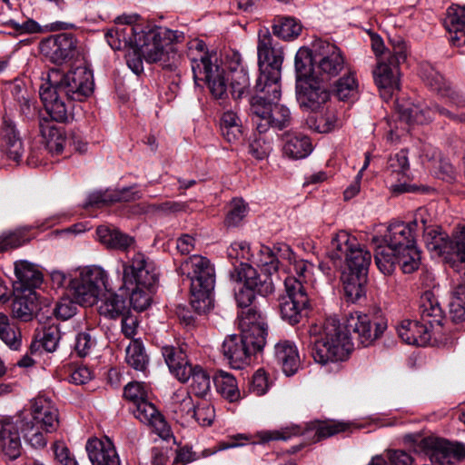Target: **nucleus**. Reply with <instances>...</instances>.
I'll use <instances>...</instances> for the list:
<instances>
[{
    "mask_svg": "<svg viewBox=\"0 0 465 465\" xmlns=\"http://www.w3.org/2000/svg\"><path fill=\"white\" fill-rule=\"evenodd\" d=\"M420 77L428 87L440 96H442L450 86V84L440 74V73L430 64L421 66Z\"/></svg>",
    "mask_w": 465,
    "mask_h": 465,
    "instance_id": "obj_50",
    "label": "nucleus"
},
{
    "mask_svg": "<svg viewBox=\"0 0 465 465\" xmlns=\"http://www.w3.org/2000/svg\"><path fill=\"white\" fill-rule=\"evenodd\" d=\"M131 288L130 304L136 311L146 310L151 303V288H143V286H126Z\"/></svg>",
    "mask_w": 465,
    "mask_h": 465,
    "instance_id": "obj_57",
    "label": "nucleus"
},
{
    "mask_svg": "<svg viewBox=\"0 0 465 465\" xmlns=\"http://www.w3.org/2000/svg\"><path fill=\"white\" fill-rule=\"evenodd\" d=\"M40 98L52 123H67L74 118L73 111L75 101L65 98L49 84L40 88Z\"/></svg>",
    "mask_w": 465,
    "mask_h": 465,
    "instance_id": "obj_19",
    "label": "nucleus"
},
{
    "mask_svg": "<svg viewBox=\"0 0 465 465\" xmlns=\"http://www.w3.org/2000/svg\"><path fill=\"white\" fill-rule=\"evenodd\" d=\"M280 249L272 250L263 247V294L274 292L275 282H279V253Z\"/></svg>",
    "mask_w": 465,
    "mask_h": 465,
    "instance_id": "obj_40",
    "label": "nucleus"
},
{
    "mask_svg": "<svg viewBox=\"0 0 465 465\" xmlns=\"http://www.w3.org/2000/svg\"><path fill=\"white\" fill-rule=\"evenodd\" d=\"M420 320L437 333L440 332L444 314L440 302L433 292L427 291L420 297Z\"/></svg>",
    "mask_w": 465,
    "mask_h": 465,
    "instance_id": "obj_30",
    "label": "nucleus"
},
{
    "mask_svg": "<svg viewBox=\"0 0 465 465\" xmlns=\"http://www.w3.org/2000/svg\"><path fill=\"white\" fill-rule=\"evenodd\" d=\"M263 121L272 128L282 130L292 122L290 110L279 103H265L263 98Z\"/></svg>",
    "mask_w": 465,
    "mask_h": 465,
    "instance_id": "obj_41",
    "label": "nucleus"
},
{
    "mask_svg": "<svg viewBox=\"0 0 465 465\" xmlns=\"http://www.w3.org/2000/svg\"><path fill=\"white\" fill-rule=\"evenodd\" d=\"M217 392L229 402H236L241 399V392L235 377L223 370L217 371L213 377Z\"/></svg>",
    "mask_w": 465,
    "mask_h": 465,
    "instance_id": "obj_42",
    "label": "nucleus"
},
{
    "mask_svg": "<svg viewBox=\"0 0 465 465\" xmlns=\"http://www.w3.org/2000/svg\"><path fill=\"white\" fill-rule=\"evenodd\" d=\"M409 224H411V227H419L421 226L423 233L426 232L427 228H433L438 226L434 223V215L429 209L425 207H420L416 210L413 220Z\"/></svg>",
    "mask_w": 465,
    "mask_h": 465,
    "instance_id": "obj_63",
    "label": "nucleus"
},
{
    "mask_svg": "<svg viewBox=\"0 0 465 465\" xmlns=\"http://www.w3.org/2000/svg\"><path fill=\"white\" fill-rule=\"evenodd\" d=\"M0 340L15 351L19 350L22 344V334L19 327L2 312H0Z\"/></svg>",
    "mask_w": 465,
    "mask_h": 465,
    "instance_id": "obj_44",
    "label": "nucleus"
},
{
    "mask_svg": "<svg viewBox=\"0 0 465 465\" xmlns=\"http://www.w3.org/2000/svg\"><path fill=\"white\" fill-rule=\"evenodd\" d=\"M137 19V15L118 17L105 34L108 45L114 50L134 47L147 63H160L163 68L173 70L177 54L170 42L176 38V32L162 27L145 28L136 23Z\"/></svg>",
    "mask_w": 465,
    "mask_h": 465,
    "instance_id": "obj_2",
    "label": "nucleus"
},
{
    "mask_svg": "<svg viewBox=\"0 0 465 465\" xmlns=\"http://www.w3.org/2000/svg\"><path fill=\"white\" fill-rule=\"evenodd\" d=\"M123 281L124 286L153 288L157 282L153 262L142 252L134 253L123 262Z\"/></svg>",
    "mask_w": 465,
    "mask_h": 465,
    "instance_id": "obj_16",
    "label": "nucleus"
},
{
    "mask_svg": "<svg viewBox=\"0 0 465 465\" xmlns=\"http://www.w3.org/2000/svg\"><path fill=\"white\" fill-rule=\"evenodd\" d=\"M192 71L195 85L202 86V83H205L214 98L223 99L226 96L224 71L213 63L210 57L203 55L200 59L192 58Z\"/></svg>",
    "mask_w": 465,
    "mask_h": 465,
    "instance_id": "obj_15",
    "label": "nucleus"
},
{
    "mask_svg": "<svg viewBox=\"0 0 465 465\" xmlns=\"http://www.w3.org/2000/svg\"><path fill=\"white\" fill-rule=\"evenodd\" d=\"M387 168L393 179L400 181L401 178L408 177L410 163L407 151L401 150L391 155L388 160Z\"/></svg>",
    "mask_w": 465,
    "mask_h": 465,
    "instance_id": "obj_53",
    "label": "nucleus"
},
{
    "mask_svg": "<svg viewBox=\"0 0 465 465\" xmlns=\"http://www.w3.org/2000/svg\"><path fill=\"white\" fill-rule=\"evenodd\" d=\"M15 290L17 292L35 291L43 282V273L38 267L25 260L15 262Z\"/></svg>",
    "mask_w": 465,
    "mask_h": 465,
    "instance_id": "obj_26",
    "label": "nucleus"
},
{
    "mask_svg": "<svg viewBox=\"0 0 465 465\" xmlns=\"http://www.w3.org/2000/svg\"><path fill=\"white\" fill-rule=\"evenodd\" d=\"M443 25L452 45L456 46L465 45V5L449 7Z\"/></svg>",
    "mask_w": 465,
    "mask_h": 465,
    "instance_id": "obj_32",
    "label": "nucleus"
},
{
    "mask_svg": "<svg viewBox=\"0 0 465 465\" xmlns=\"http://www.w3.org/2000/svg\"><path fill=\"white\" fill-rule=\"evenodd\" d=\"M283 153L292 159H303L312 151L310 138L297 133H286L283 135Z\"/></svg>",
    "mask_w": 465,
    "mask_h": 465,
    "instance_id": "obj_39",
    "label": "nucleus"
},
{
    "mask_svg": "<svg viewBox=\"0 0 465 465\" xmlns=\"http://www.w3.org/2000/svg\"><path fill=\"white\" fill-rule=\"evenodd\" d=\"M435 113L453 122L465 123V113L455 114L439 104L425 108L416 104H401L399 106L400 118L407 124H428L432 120Z\"/></svg>",
    "mask_w": 465,
    "mask_h": 465,
    "instance_id": "obj_21",
    "label": "nucleus"
},
{
    "mask_svg": "<svg viewBox=\"0 0 465 465\" xmlns=\"http://www.w3.org/2000/svg\"><path fill=\"white\" fill-rule=\"evenodd\" d=\"M343 290L345 297L349 302H356L365 294L364 284L367 281V275H355L341 273Z\"/></svg>",
    "mask_w": 465,
    "mask_h": 465,
    "instance_id": "obj_47",
    "label": "nucleus"
},
{
    "mask_svg": "<svg viewBox=\"0 0 465 465\" xmlns=\"http://www.w3.org/2000/svg\"><path fill=\"white\" fill-rule=\"evenodd\" d=\"M387 329V321L360 312L346 316L345 325L335 318H328L322 333L314 342L312 357L317 363L326 365L345 361L353 349L351 339L362 346H369Z\"/></svg>",
    "mask_w": 465,
    "mask_h": 465,
    "instance_id": "obj_1",
    "label": "nucleus"
},
{
    "mask_svg": "<svg viewBox=\"0 0 465 465\" xmlns=\"http://www.w3.org/2000/svg\"><path fill=\"white\" fill-rule=\"evenodd\" d=\"M0 152L15 163H19L25 153V143L17 123L7 115H4L0 123Z\"/></svg>",
    "mask_w": 465,
    "mask_h": 465,
    "instance_id": "obj_20",
    "label": "nucleus"
},
{
    "mask_svg": "<svg viewBox=\"0 0 465 465\" xmlns=\"http://www.w3.org/2000/svg\"><path fill=\"white\" fill-rule=\"evenodd\" d=\"M371 254L358 242L356 247L350 252L342 261L341 267H338L341 273L355 275H367L371 264Z\"/></svg>",
    "mask_w": 465,
    "mask_h": 465,
    "instance_id": "obj_34",
    "label": "nucleus"
},
{
    "mask_svg": "<svg viewBox=\"0 0 465 465\" xmlns=\"http://www.w3.org/2000/svg\"><path fill=\"white\" fill-rule=\"evenodd\" d=\"M173 411L178 418L189 420L193 418L195 405L188 391L185 390L176 391L172 397Z\"/></svg>",
    "mask_w": 465,
    "mask_h": 465,
    "instance_id": "obj_49",
    "label": "nucleus"
},
{
    "mask_svg": "<svg viewBox=\"0 0 465 465\" xmlns=\"http://www.w3.org/2000/svg\"><path fill=\"white\" fill-rule=\"evenodd\" d=\"M412 458L403 450L388 452L386 457L376 456L369 465H411Z\"/></svg>",
    "mask_w": 465,
    "mask_h": 465,
    "instance_id": "obj_56",
    "label": "nucleus"
},
{
    "mask_svg": "<svg viewBox=\"0 0 465 465\" xmlns=\"http://www.w3.org/2000/svg\"><path fill=\"white\" fill-rule=\"evenodd\" d=\"M227 254L230 260L240 261L239 266L234 264L230 278L236 283L243 282V285L235 292V299L238 306L248 307L253 303L256 295L262 293L260 275L256 269L243 262L249 254V248L244 242L232 243Z\"/></svg>",
    "mask_w": 465,
    "mask_h": 465,
    "instance_id": "obj_6",
    "label": "nucleus"
},
{
    "mask_svg": "<svg viewBox=\"0 0 465 465\" xmlns=\"http://www.w3.org/2000/svg\"><path fill=\"white\" fill-rule=\"evenodd\" d=\"M250 79L247 72L241 68L239 72L234 73L232 83V95L234 99H241L244 94L249 93Z\"/></svg>",
    "mask_w": 465,
    "mask_h": 465,
    "instance_id": "obj_59",
    "label": "nucleus"
},
{
    "mask_svg": "<svg viewBox=\"0 0 465 465\" xmlns=\"http://www.w3.org/2000/svg\"><path fill=\"white\" fill-rule=\"evenodd\" d=\"M129 310L125 299L114 292L104 294L98 306L99 313L108 319H117Z\"/></svg>",
    "mask_w": 465,
    "mask_h": 465,
    "instance_id": "obj_43",
    "label": "nucleus"
},
{
    "mask_svg": "<svg viewBox=\"0 0 465 465\" xmlns=\"http://www.w3.org/2000/svg\"><path fill=\"white\" fill-rule=\"evenodd\" d=\"M375 262L379 270L385 275L391 274L396 267L397 251L386 246H379L374 255Z\"/></svg>",
    "mask_w": 465,
    "mask_h": 465,
    "instance_id": "obj_51",
    "label": "nucleus"
},
{
    "mask_svg": "<svg viewBox=\"0 0 465 465\" xmlns=\"http://www.w3.org/2000/svg\"><path fill=\"white\" fill-rule=\"evenodd\" d=\"M76 302L72 301L68 297L61 298L53 309V312L56 318L63 321L68 320L76 313Z\"/></svg>",
    "mask_w": 465,
    "mask_h": 465,
    "instance_id": "obj_62",
    "label": "nucleus"
},
{
    "mask_svg": "<svg viewBox=\"0 0 465 465\" xmlns=\"http://www.w3.org/2000/svg\"><path fill=\"white\" fill-rule=\"evenodd\" d=\"M242 336L247 343L262 348V314L256 307L249 308L239 316Z\"/></svg>",
    "mask_w": 465,
    "mask_h": 465,
    "instance_id": "obj_28",
    "label": "nucleus"
},
{
    "mask_svg": "<svg viewBox=\"0 0 465 465\" xmlns=\"http://www.w3.org/2000/svg\"><path fill=\"white\" fill-rule=\"evenodd\" d=\"M65 98L75 102L87 99L94 89V74L92 70L84 62L64 72L61 69H51L48 74V83Z\"/></svg>",
    "mask_w": 465,
    "mask_h": 465,
    "instance_id": "obj_7",
    "label": "nucleus"
},
{
    "mask_svg": "<svg viewBox=\"0 0 465 465\" xmlns=\"http://www.w3.org/2000/svg\"><path fill=\"white\" fill-rule=\"evenodd\" d=\"M427 249L446 261L459 262L456 268L465 264V226L458 225L450 236L440 226L427 228L422 235Z\"/></svg>",
    "mask_w": 465,
    "mask_h": 465,
    "instance_id": "obj_9",
    "label": "nucleus"
},
{
    "mask_svg": "<svg viewBox=\"0 0 465 465\" xmlns=\"http://www.w3.org/2000/svg\"><path fill=\"white\" fill-rule=\"evenodd\" d=\"M133 413L141 422L151 426L154 432L163 440L170 439L173 434L164 417L148 399L134 406Z\"/></svg>",
    "mask_w": 465,
    "mask_h": 465,
    "instance_id": "obj_24",
    "label": "nucleus"
},
{
    "mask_svg": "<svg viewBox=\"0 0 465 465\" xmlns=\"http://www.w3.org/2000/svg\"><path fill=\"white\" fill-rule=\"evenodd\" d=\"M357 239L346 231L338 232L331 239L328 256L335 267H341L342 261L347 254L356 247Z\"/></svg>",
    "mask_w": 465,
    "mask_h": 465,
    "instance_id": "obj_35",
    "label": "nucleus"
},
{
    "mask_svg": "<svg viewBox=\"0 0 465 465\" xmlns=\"http://www.w3.org/2000/svg\"><path fill=\"white\" fill-rule=\"evenodd\" d=\"M322 82L317 77L312 80H300L296 84L297 101L302 108L316 111L330 99V93Z\"/></svg>",
    "mask_w": 465,
    "mask_h": 465,
    "instance_id": "obj_23",
    "label": "nucleus"
},
{
    "mask_svg": "<svg viewBox=\"0 0 465 465\" xmlns=\"http://www.w3.org/2000/svg\"><path fill=\"white\" fill-rule=\"evenodd\" d=\"M248 213V206L242 199H233L224 220L227 227L238 226Z\"/></svg>",
    "mask_w": 465,
    "mask_h": 465,
    "instance_id": "obj_55",
    "label": "nucleus"
},
{
    "mask_svg": "<svg viewBox=\"0 0 465 465\" xmlns=\"http://www.w3.org/2000/svg\"><path fill=\"white\" fill-rule=\"evenodd\" d=\"M88 458L93 465H120V459L114 444L106 439L89 440L85 446Z\"/></svg>",
    "mask_w": 465,
    "mask_h": 465,
    "instance_id": "obj_29",
    "label": "nucleus"
},
{
    "mask_svg": "<svg viewBox=\"0 0 465 465\" xmlns=\"http://www.w3.org/2000/svg\"><path fill=\"white\" fill-rule=\"evenodd\" d=\"M387 245L397 252L415 245L414 229L405 223H391L384 235Z\"/></svg>",
    "mask_w": 465,
    "mask_h": 465,
    "instance_id": "obj_33",
    "label": "nucleus"
},
{
    "mask_svg": "<svg viewBox=\"0 0 465 465\" xmlns=\"http://www.w3.org/2000/svg\"><path fill=\"white\" fill-rule=\"evenodd\" d=\"M124 396L132 401L134 406L142 401L148 399V389L145 383L139 381H132L125 385Z\"/></svg>",
    "mask_w": 465,
    "mask_h": 465,
    "instance_id": "obj_60",
    "label": "nucleus"
},
{
    "mask_svg": "<svg viewBox=\"0 0 465 465\" xmlns=\"http://www.w3.org/2000/svg\"><path fill=\"white\" fill-rule=\"evenodd\" d=\"M54 460L59 465H78L70 450L63 442H55L53 445Z\"/></svg>",
    "mask_w": 465,
    "mask_h": 465,
    "instance_id": "obj_64",
    "label": "nucleus"
},
{
    "mask_svg": "<svg viewBox=\"0 0 465 465\" xmlns=\"http://www.w3.org/2000/svg\"><path fill=\"white\" fill-rule=\"evenodd\" d=\"M358 83L352 74L340 78L335 84L334 94L341 101H348L356 96Z\"/></svg>",
    "mask_w": 465,
    "mask_h": 465,
    "instance_id": "obj_54",
    "label": "nucleus"
},
{
    "mask_svg": "<svg viewBox=\"0 0 465 465\" xmlns=\"http://www.w3.org/2000/svg\"><path fill=\"white\" fill-rule=\"evenodd\" d=\"M399 337L407 344L416 346H426L430 341L432 335L438 334L420 320H403L397 326Z\"/></svg>",
    "mask_w": 465,
    "mask_h": 465,
    "instance_id": "obj_25",
    "label": "nucleus"
},
{
    "mask_svg": "<svg viewBox=\"0 0 465 465\" xmlns=\"http://www.w3.org/2000/svg\"><path fill=\"white\" fill-rule=\"evenodd\" d=\"M312 270L313 264L305 260L294 261L289 267V275L284 280L288 300L281 303L280 311L282 319L292 325L300 322L310 305Z\"/></svg>",
    "mask_w": 465,
    "mask_h": 465,
    "instance_id": "obj_3",
    "label": "nucleus"
},
{
    "mask_svg": "<svg viewBox=\"0 0 465 465\" xmlns=\"http://www.w3.org/2000/svg\"><path fill=\"white\" fill-rule=\"evenodd\" d=\"M181 272L191 282L193 310L201 314L212 307V294L215 285V271L211 262L201 255H193L181 264Z\"/></svg>",
    "mask_w": 465,
    "mask_h": 465,
    "instance_id": "obj_5",
    "label": "nucleus"
},
{
    "mask_svg": "<svg viewBox=\"0 0 465 465\" xmlns=\"http://www.w3.org/2000/svg\"><path fill=\"white\" fill-rule=\"evenodd\" d=\"M96 345V338L92 330L79 332L75 337L74 351L79 357L89 355Z\"/></svg>",
    "mask_w": 465,
    "mask_h": 465,
    "instance_id": "obj_58",
    "label": "nucleus"
},
{
    "mask_svg": "<svg viewBox=\"0 0 465 465\" xmlns=\"http://www.w3.org/2000/svg\"><path fill=\"white\" fill-rule=\"evenodd\" d=\"M20 431L24 434L21 419L4 418L0 420V450L10 460H16L22 452Z\"/></svg>",
    "mask_w": 465,
    "mask_h": 465,
    "instance_id": "obj_22",
    "label": "nucleus"
},
{
    "mask_svg": "<svg viewBox=\"0 0 465 465\" xmlns=\"http://www.w3.org/2000/svg\"><path fill=\"white\" fill-rule=\"evenodd\" d=\"M69 288L75 302L82 306H93L104 289L107 290V274L98 266L84 269L79 277L70 279Z\"/></svg>",
    "mask_w": 465,
    "mask_h": 465,
    "instance_id": "obj_12",
    "label": "nucleus"
},
{
    "mask_svg": "<svg viewBox=\"0 0 465 465\" xmlns=\"http://www.w3.org/2000/svg\"><path fill=\"white\" fill-rule=\"evenodd\" d=\"M163 356L170 371L183 383L191 380V392L199 398H204L211 391V378L206 370L200 365L189 362L186 353L181 348L163 347Z\"/></svg>",
    "mask_w": 465,
    "mask_h": 465,
    "instance_id": "obj_8",
    "label": "nucleus"
},
{
    "mask_svg": "<svg viewBox=\"0 0 465 465\" xmlns=\"http://www.w3.org/2000/svg\"><path fill=\"white\" fill-rule=\"evenodd\" d=\"M313 47L314 60L321 80H329L337 76L344 68L345 64L341 49L335 45L324 41L316 42Z\"/></svg>",
    "mask_w": 465,
    "mask_h": 465,
    "instance_id": "obj_17",
    "label": "nucleus"
},
{
    "mask_svg": "<svg viewBox=\"0 0 465 465\" xmlns=\"http://www.w3.org/2000/svg\"><path fill=\"white\" fill-rule=\"evenodd\" d=\"M24 428L25 440L35 449H43L47 444V435L59 427V411L47 397L39 395L29 401L19 413Z\"/></svg>",
    "mask_w": 465,
    "mask_h": 465,
    "instance_id": "obj_4",
    "label": "nucleus"
},
{
    "mask_svg": "<svg viewBox=\"0 0 465 465\" xmlns=\"http://www.w3.org/2000/svg\"><path fill=\"white\" fill-rule=\"evenodd\" d=\"M261 350L262 348L247 343L242 335L236 334L227 336L221 348L224 359L232 369H242L251 364Z\"/></svg>",
    "mask_w": 465,
    "mask_h": 465,
    "instance_id": "obj_18",
    "label": "nucleus"
},
{
    "mask_svg": "<svg viewBox=\"0 0 465 465\" xmlns=\"http://www.w3.org/2000/svg\"><path fill=\"white\" fill-rule=\"evenodd\" d=\"M274 357L282 366V371L286 376L294 375L301 366L299 351L297 346L292 341L284 340L276 343L274 346Z\"/></svg>",
    "mask_w": 465,
    "mask_h": 465,
    "instance_id": "obj_31",
    "label": "nucleus"
},
{
    "mask_svg": "<svg viewBox=\"0 0 465 465\" xmlns=\"http://www.w3.org/2000/svg\"><path fill=\"white\" fill-rule=\"evenodd\" d=\"M125 361L134 370L143 373L146 372L149 357L139 340H134L127 346L125 350Z\"/></svg>",
    "mask_w": 465,
    "mask_h": 465,
    "instance_id": "obj_45",
    "label": "nucleus"
},
{
    "mask_svg": "<svg viewBox=\"0 0 465 465\" xmlns=\"http://www.w3.org/2000/svg\"><path fill=\"white\" fill-rule=\"evenodd\" d=\"M349 423L334 420H314L307 424L302 430L300 426L292 425L280 430L263 431V442L271 440H286L292 436L307 435L312 442H318L337 433L347 430Z\"/></svg>",
    "mask_w": 465,
    "mask_h": 465,
    "instance_id": "obj_11",
    "label": "nucleus"
},
{
    "mask_svg": "<svg viewBox=\"0 0 465 465\" xmlns=\"http://www.w3.org/2000/svg\"><path fill=\"white\" fill-rule=\"evenodd\" d=\"M397 262L404 273H411L419 269L420 254L416 245L397 252Z\"/></svg>",
    "mask_w": 465,
    "mask_h": 465,
    "instance_id": "obj_52",
    "label": "nucleus"
},
{
    "mask_svg": "<svg viewBox=\"0 0 465 465\" xmlns=\"http://www.w3.org/2000/svg\"><path fill=\"white\" fill-rule=\"evenodd\" d=\"M98 240L108 249L126 251L134 243V239L115 227L106 225L96 229Z\"/></svg>",
    "mask_w": 465,
    "mask_h": 465,
    "instance_id": "obj_37",
    "label": "nucleus"
},
{
    "mask_svg": "<svg viewBox=\"0 0 465 465\" xmlns=\"http://www.w3.org/2000/svg\"><path fill=\"white\" fill-rule=\"evenodd\" d=\"M38 128L40 135L48 152L52 155L61 154L66 144L64 129L56 126L45 116L39 117Z\"/></svg>",
    "mask_w": 465,
    "mask_h": 465,
    "instance_id": "obj_27",
    "label": "nucleus"
},
{
    "mask_svg": "<svg viewBox=\"0 0 465 465\" xmlns=\"http://www.w3.org/2000/svg\"><path fill=\"white\" fill-rule=\"evenodd\" d=\"M38 295L35 291L18 292L12 302V313L22 322L33 319L37 310Z\"/></svg>",
    "mask_w": 465,
    "mask_h": 465,
    "instance_id": "obj_38",
    "label": "nucleus"
},
{
    "mask_svg": "<svg viewBox=\"0 0 465 465\" xmlns=\"http://www.w3.org/2000/svg\"><path fill=\"white\" fill-rule=\"evenodd\" d=\"M313 61L312 51L307 47H301L295 55L296 84L300 80H312L317 78L314 75Z\"/></svg>",
    "mask_w": 465,
    "mask_h": 465,
    "instance_id": "obj_46",
    "label": "nucleus"
},
{
    "mask_svg": "<svg viewBox=\"0 0 465 465\" xmlns=\"http://www.w3.org/2000/svg\"><path fill=\"white\" fill-rule=\"evenodd\" d=\"M283 61L282 48L272 46L271 37L263 38V98L265 103H279L281 99V70Z\"/></svg>",
    "mask_w": 465,
    "mask_h": 465,
    "instance_id": "obj_13",
    "label": "nucleus"
},
{
    "mask_svg": "<svg viewBox=\"0 0 465 465\" xmlns=\"http://www.w3.org/2000/svg\"><path fill=\"white\" fill-rule=\"evenodd\" d=\"M457 284L450 302V317L454 322L465 321V264L456 269Z\"/></svg>",
    "mask_w": 465,
    "mask_h": 465,
    "instance_id": "obj_36",
    "label": "nucleus"
},
{
    "mask_svg": "<svg viewBox=\"0 0 465 465\" xmlns=\"http://www.w3.org/2000/svg\"><path fill=\"white\" fill-rule=\"evenodd\" d=\"M39 51L49 62L58 65L84 60L80 43L71 33H60L43 39Z\"/></svg>",
    "mask_w": 465,
    "mask_h": 465,
    "instance_id": "obj_10",
    "label": "nucleus"
},
{
    "mask_svg": "<svg viewBox=\"0 0 465 465\" xmlns=\"http://www.w3.org/2000/svg\"><path fill=\"white\" fill-rule=\"evenodd\" d=\"M407 54L403 47H394L393 54L388 57H380L376 68L373 70L375 84L380 89L381 96L384 100L392 97L399 88V65L406 60Z\"/></svg>",
    "mask_w": 465,
    "mask_h": 465,
    "instance_id": "obj_14",
    "label": "nucleus"
},
{
    "mask_svg": "<svg viewBox=\"0 0 465 465\" xmlns=\"http://www.w3.org/2000/svg\"><path fill=\"white\" fill-rule=\"evenodd\" d=\"M302 30V24L293 17H277L272 25V33L283 40L297 38Z\"/></svg>",
    "mask_w": 465,
    "mask_h": 465,
    "instance_id": "obj_48",
    "label": "nucleus"
},
{
    "mask_svg": "<svg viewBox=\"0 0 465 465\" xmlns=\"http://www.w3.org/2000/svg\"><path fill=\"white\" fill-rule=\"evenodd\" d=\"M228 438V441H223L219 443V450L243 446L245 443L242 440H246L253 444L260 443L262 440V434L260 432H257L256 434L239 433Z\"/></svg>",
    "mask_w": 465,
    "mask_h": 465,
    "instance_id": "obj_61",
    "label": "nucleus"
}]
</instances>
